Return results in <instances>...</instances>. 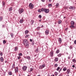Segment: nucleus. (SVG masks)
Returning a JSON list of instances; mask_svg holds the SVG:
<instances>
[{
    "mask_svg": "<svg viewBox=\"0 0 76 76\" xmlns=\"http://www.w3.org/2000/svg\"><path fill=\"white\" fill-rule=\"evenodd\" d=\"M35 51L37 53L39 51V49H38V48H36V49Z\"/></svg>",
    "mask_w": 76,
    "mask_h": 76,
    "instance_id": "nucleus-19",
    "label": "nucleus"
},
{
    "mask_svg": "<svg viewBox=\"0 0 76 76\" xmlns=\"http://www.w3.org/2000/svg\"><path fill=\"white\" fill-rule=\"evenodd\" d=\"M39 12H40V13H41V12L40 11V10H39Z\"/></svg>",
    "mask_w": 76,
    "mask_h": 76,
    "instance_id": "nucleus-57",
    "label": "nucleus"
},
{
    "mask_svg": "<svg viewBox=\"0 0 76 76\" xmlns=\"http://www.w3.org/2000/svg\"><path fill=\"white\" fill-rule=\"evenodd\" d=\"M62 56V54L60 53L58 55V57H61Z\"/></svg>",
    "mask_w": 76,
    "mask_h": 76,
    "instance_id": "nucleus-30",
    "label": "nucleus"
},
{
    "mask_svg": "<svg viewBox=\"0 0 76 76\" xmlns=\"http://www.w3.org/2000/svg\"><path fill=\"white\" fill-rule=\"evenodd\" d=\"M37 28H38V29H40V27H37Z\"/></svg>",
    "mask_w": 76,
    "mask_h": 76,
    "instance_id": "nucleus-55",
    "label": "nucleus"
},
{
    "mask_svg": "<svg viewBox=\"0 0 76 76\" xmlns=\"http://www.w3.org/2000/svg\"><path fill=\"white\" fill-rule=\"evenodd\" d=\"M58 66V64H56L54 65V67H57Z\"/></svg>",
    "mask_w": 76,
    "mask_h": 76,
    "instance_id": "nucleus-37",
    "label": "nucleus"
},
{
    "mask_svg": "<svg viewBox=\"0 0 76 76\" xmlns=\"http://www.w3.org/2000/svg\"><path fill=\"white\" fill-rule=\"evenodd\" d=\"M60 69V67H58L56 69V70L57 71H58Z\"/></svg>",
    "mask_w": 76,
    "mask_h": 76,
    "instance_id": "nucleus-35",
    "label": "nucleus"
},
{
    "mask_svg": "<svg viewBox=\"0 0 76 76\" xmlns=\"http://www.w3.org/2000/svg\"><path fill=\"white\" fill-rule=\"evenodd\" d=\"M58 41L59 43H61V42H62V40L61 38H59L58 39Z\"/></svg>",
    "mask_w": 76,
    "mask_h": 76,
    "instance_id": "nucleus-13",
    "label": "nucleus"
},
{
    "mask_svg": "<svg viewBox=\"0 0 76 76\" xmlns=\"http://www.w3.org/2000/svg\"><path fill=\"white\" fill-rule=\"evenodd\" d=\"M70 28H73L74 29H75V28H76L75 26H73V25H71V26H70Z\"/></svg>",
    "mask_w": 76,
    "mask_h": 76,
    "instance_id": "nucleus-12",
    "label": "nucleus"
},
{
    "mask_svg": "<svg viewBox=\"0 0 76 76\" xmlns=\"http://www.w3.org/2000/svg\"><path fill=\"white\" fill-rule=\"evenodd\" d=\"M51 0H49V2H51Z\"/></svg>",
    "mask_w": 76,
    "mask_h": 76,
    "instance_id": "nucleus-54",
    "label": "nucleus"
},
{
    "mask_svg": "<svg viewBox=\"0 0 76 76\" xmlns=\"http://www.w3.org/2000/svg\"><path fill=\"white\" fill-rule=\"evenodd\" d=\"M10 35L12 38H13V36H14V35L13 33H11Z\"/></svg>",
    "mask_w": 76,
    "mask_h": 76,
    "instance_id": "nucleus-26",
    "label": "nucleus"
},
{
    "mask_svg": "<svg viewBox=\"0 0 76 76\" xmlns=\"http://www.w3.org/2000/svg\"><path fill=\"white\" fill-rule=\"evenodd\" d=\"M74 42L75 44H76V40L74 41Z\"/></svg>",
    "mask_w": 76,
    "mask_h": 76,
    "instance_id": "nucleus-47",
    "label": "nucleus"
},
{
    "mask_svg": "<svg viewBox=\"0 0 76 76\" xmlns=\"http://www.w3.org/2000/svg\"><path fill=\"white\" fill-rule=\"evenodd\" d=\"M3 42L4 44H6V40H3Z\"/></svg>",
    "mask_w": 76,
    "mask_h": 76,
    "instance_id": "nucleus-34",
    "label": "nucleus"
},
{
    "mask_svg": "<svg viewBox=\"0 0 76 76\" xmlns=\"http://www.w3.org/2000/svg\"><path fill=\"white\" fill-rule=\"evenodd\" d=\"M54 54V53L53 52V51H51L50 52V56L51 57H53V55Z\"/></svg>",
    "mask_w": 76,
    "mask_h": 76,
    "instance_id": "nucleus-9",
    "label": "nucleus"
},
{
    "mask_svg": "<svg viewBox=\"0 0 76 76\" xmlns=\"http://www.w3.org/2000/svg\"><path fill=\"white\" fill-rule=\"evenodd\" d=\"M15 73H18V68L16 67L15 69Z\"/></svg>",
    "mask_w": 76,
    "mask_h": 76,
    "instance_id": "nucleus-11",
    "label": "nucleus"
},
{
    "mask_svg": "<svg viewBox=\"0 0 76 76\" xmlns=\"http://www.w3.org/2000/svg\"><path fill=\"white\" fill-rule=\"evenodd\" d=\"M48 6L49 7H51V6H52V4H48Z\"/></svg>",
    "mask_w": 76,
    "mask_h": 76,
    "instance_id": "nucleus-29",
    "label": "nucleus"
},
{
    "mask_svg": "<svg viewBox=\"0 0 76 76\" xmlns=\"http://www.w3.org/2000/svg\"><path fill=\"white\" fill-rule=\"evenodd\" d=\"M5 62H6V61H5Z\"/></svg>",
    "mask_w": 76,
    "mask_h": 76,
    "instance_id": "nucleus-64",
    "label": "nucleus"
},
{
    "mask_svg": "<svg viewBox=\"0 0 76 76\" xmlns=\"http://www.w3.org/2000/svg\"><path fill=\"white\" fill-rule=\"evenodd\" d=\"M2 27L3 28H4V27H5V26L4 25H3Z\"/></svg>",
    "mask_w": 76,
    "mask_h": 76,
    "instance_id": "nucleus-50",
    "label": "nucleus"
},
{
    "mask_svg": "<svg viewBox=\"0 0 76 76\" xmlns=\"http://www.w3.org/2000/svg\"><path fill=\"white\" fill-rule=\"evenodd\" d=\"M19 13L20 14L24 12V10L23 9H20L18 10Z\"/></svg>",
    "mask_w": 76,
    "mask_h": 76,
    "instance_id": "nucleus-3",
    "label": "nucleus"
},
{
    "mask_svg": "<svg viewBox=\"0 0 76 76\" xmlns=\"http://www.w3.org/2000/svg\"><path fill=\"white\" fill-rule=\"evenodd\" d=\"M17 57L18 60H19L20 59V58H21V57L20 56H18Z\"/></svg>",
    "mask_w": 76,
    "mask_h": 76,
    "instance_id": "nucleus-39",
    "label": "nucleus"
},
{
    "mask_svg": "<svg viewBox=\"0 0 76 76\" xmlns=\"http://www.w3.org/2000/svg\"><path fill=\"white\" fill-rule=\"evenodd\" d=\"M3 6H4L5 5V2L4 1L2 2Z\"/></svg>",
    "mask_w": 76,
    "mask_h": 76,
    "instance_id": "nucleus-32",
    "label": "nucleus"
},
{
    "mask_svg": "<svg viewBox=\"0 0 76 76\" xmlns=\"http://www.w3.org/2000/svg\"><path fill=\"white\" fill-rule=\"evenodd\" d=\"M24 45L26 46V48H28L29 47V43L27 39H25L23 41Z\"/></svg>",
    "mask_w": 76,
    "mask_h": 76,
    "instance_id": "nucleus-1",
    "label": "nucleus"
},
{
    "mask_svg": "<svg viewBox=\"0 0 76 76\" xmlns=\"http://www.w3.org/2000/svg\"><path fill=\"white\" fill-rule=\"evenodd\" d=\"M34 21L33 20H31V25H33V23H34Z\"/></svg>",
    "mask_w": 76,
    "mask_h": 76,
    "instance_id": "nucleus-21",
    "label": "nucleus"
},
{
    "mask_svg": "<svg viewBox=\"0 0 76 76\" xmlns=\"http://www.w3.org/2000/svg\"><path fill=\"white\" fill-rule=\"evenodd\" d=\"M9 10L10 12H11V11L12 10V7H10V8H9Z\"/></svg>",
    "mask_w": 76,
    "mask_h": 76,
    "instance_id": "nucleus-23",
    "label": "nucleus"
},
{
    "mask_svg": "<svg viewBox=\"0 0 76 76\" xmlns=\"http://www.w3.org/2000/svg\"><path fill=\"white\" fill-rule=\"evenodd\" d=\"M37 34H39V35H40V33H39V32H37Z\"/></svg>",
    "mask_w": 76,
    "mask_h": 76,
    "instance_id": "nucleus-51",
    "label": "nucleus"
},
{
    "mask_svg": "<svg viewBox=\"0 0 76 76\" xmlns=\"http://www.w3.org/2000/svg\"><path fill=\"white\" fill-rule=\"evenodd\" d=\"M61 70H62V68H61L60 69L59 71V72H61Z\"/></svg>",
    "mask_w": 76,
    "mask_h": 76,
    "instance_id": "nucleus-48",
    "label": "nucleus"
},
{
    "mask_svg": "<svg viewBox=\"0 0 76 76\" xmlns=\"http://www.w3.org/2000/svg\"><path fill=\"white\" fill-rule=\"evenodd\" d=\"M58 24H60L61 23V20H59L58 22Z\"/></svg>",
    "mask_w": 76,
    "mask_h": 76,
    "instance_id": "nucleus-27",
    "label": "nucleus"
},
{
    "mask_svg": "<svg viewBox=\"0 0 76 76\" xmlns=\"http://www.w3.org/2000/svg\"><path fill=\"white\" fill-rule=\"evenodd\" d=\"M29 35H26L25 36V38H28V37H29Z\"/></svg>",
    "mask_w": 76,
    "mask_h": 76,
    "instance_id": "nucleus-41",
    "label": "nucleus"
},
{
    "mask_svg": "<svg viewBox=\"0 0 76 76\" xmlns=\"http://www.w3.org/2000/svg\"><path fill=\"white\" fill-rule=\"evenodd\" d=\"M2 19H3V18L1 17H0V21L2 20Z\"/></svg>",
    "mask_w": 76,
    "mask_h": 76,
    "instance_id": "nucleus-43",
    "label": "nucleus"
},
{
    "mask_svg": "<svg viewBox=\"0 0 76 76\" xmlns=\"http://www.w3.org/2000/svg\"><path fill=\"white\" fill-rule=\"evenodd\" d=\"M54 75L55 76H57L58 75V72H56L54 73Z\"/></svg>",
    "mask_w": 76,
    "mask_h": 76,
    "instance_id": "nucleus-24",
    "label": "nucleus"
},
{
    "mask_svg": "<svg viewBox=\"0 0 76 76\" xmlns=\"http://www.w3.org/2000/svg\"><path fill=\"white\" fill-rule=\"evenodd\" d=\"M45 67V65L44 64H42V65H40L39 66V69H42L43 68H44V67Z\"/></svg>",
    "mask_w": 76,
    "mask_h": 76,
    "instance_id": "nucleus-4",
    "label": "nucleus"
},
{
    "mask_svg": "<svg viewBox=\"0 0 76 76\" xmlns=\"http://www.w3.org/2000/svg\"><path fill=\"white\" fill-rule=\"evenodd\" d=\"M8 74L9 75H12V72L10 71L9 72Z\"/></svg>",
    "mask_w": 76,
    "mask_h": 76,
    "instance_id": "nucleus-28",
    "label": "nucleus"
},
{
    "mask_svg": "<svg viewBox=\"0 0 76 76\" xmlns=\"http://www.w3.org/2000/svg\"><path fill=\"white\" fill-rule=\"evenodd\" d=\"M60 52V50L58 49L57 50L56 53H57V54H58V53H59Z\"/></svg>",
    "mask_w": 76,
    "mask_h": 76,
    "instance_id": "nucleus-25",
    "label": "nucleus"
},
{
    "mask_svg": "<svg viewBox=\"0 0 76 76\" xmlns=\"http://www.w3.org/2000/svg\"><path fill=\"white\" fill-rule=\"evenodd\" d=\"M34 4H32V3H30L29 4V7L30 9H32L34 8Z\"/></svg>",
    "mask_w": 76,
    "mask_h": 76,
    "instance_id": "nucleus-2",
    "label": "nucleus"
},
{
    "mask_svg": "<svg viewBox=\"0 0 76 76\" xmlns=\"http://www.w3.org/2000/svg\"><path fill=\"white\" fill-rule=\"evenodd\" d=\"M30 72H33L34 70V69H33V68H30Z\"/></svg>",
    "mask_w": 76,
    "mask_h": 76,
    "instance_id": "nucleus-33",
    "label": "nucleus"
},
{
    "mask_svg": "<svg viewBox=\"0 0 76 76\" xmlns=\"http://www.w3.org/2000/svg\"><path fill=\"white\" fill-rule=\"evenodd\" d=\"M41 11H42V12H44V9L42 8L41 9Z\"/></svg>",
    "mask_w": 76,
    "mask_h": 76,
    "instance_id": "nucleus-44",
    "label": "nucleus"
},
{
    "mask_svg": "<svg viewBox=\"0 0 76 76\" xmlns=\"http://www.w3.org/2000/svg\"><path fill=\"white\" fill-rule=\"evenodd\" d=\"M69 9L70 10H75V7L73 6H71L69 7Z\"/></svg>",
    "mask_w": 76,
    "mask_h": 76,
    "instance_id": "nucleus-7",
    "label": "nucleus"
},
{
    "mask_svg": "<svg viewBox=\"0 0 76 76\" xmlns=\"http://www.w3.org/2000/svg\"><path fill=\"white\" fill-rule=\"evenodd\" d=\"M0 59L1 62H3V61H4V59H3V57H1Z\"/></svg>",
    "mask_w": 76,
    "mask_h": 76,
    "instance_id": "nucleus-16",
    "label": "nucleus"
},
{
    "mask_svg": "<svg viewBox=\"0 0 76 76\" xmlns=\"http://www.w3.org/2000/svg\"><path fill=\"white\" fill-rule=\"evenodd\" d=\"M15 51H18V48L17 47H16L15 48Z\"/></svg>",
    "mask_w": 76,
    "mask_h": 76,
    "instance_id": "nucleus-31",
    "label": "nucleus"
},
{
    "mask_svg": "<svg viewBox=\"0 0 76 76\" xmlns=\"http://www.w3.org/2000/svg\"><path fill=\"white\" fill-rule=\"evenodd\" d=\"M68 59H70V57H68Z\"/></svg>",
    "mask_w": 76,
    "mask_h": 76,
    "instance_id": "nucleus-56",
    "label": "nucleus"
},
{
    "mask_svg": "<svg viewBox=\"0 0 76 76\" xmlns=\"http://www.w3.org/2000/svg\"><path fill=\"white\" fill-rule=\"evenodd\" d=\"M70 73V69H67V70L66 73L67 74H69Z\"/></svg>",
    "mask_w": 76,
    "mask_h": 76,
    "instance_id": "nucleus-17",
    "label": "nucleus"
},
{
    "mask_svg": "<svg viewBox=\"0 0 76 76\" xmlns=\"http://www.w3.org/2000/svg\"><path fill=\"white\" fill-rule=\"evenodd\" d=\"M38 18H40V19L41 18H42V16H41V15H39V16H38Z\"/></svg>",
    "mask_w": 76,
    "mask_h": 76,
    "instance_id": "nucleus-45",
    "label": "nucleus"
},
{
    "mask_svg": "<svg viewBox=\"0 0 76 76\" xmlns=\"http://www.w3.org/2000/svg\"><path fill=\"white\" fill-rule=\"evenodd\" d=\"M27 69V66H24L22 67L23 70V71H25L26 70V69Z\"/></svg>",
    "mask_w": 76,
    "mask_h": 76,
    "instance_id": "nucleus-6",
    "label": "nucleus"
},
{
    "mask_svg": "<svg viewBox=\"0 0 76 76\" xmlns=\"http://www.w3.org/2000/svg\"><path fill=\"white\" fill-rule=\"evenodd\" d=\"M52 76H54V74H53V75H52Z\"/></svg>",
    "mask_w": 76,
    "mask_h": 76,
    "instance_id": "nucleus-60",
    "label": "nucleus"
},
{
    "mask_svg": "<svg viewBox=\"0 0 76 76\" xmlns=\"http://www.w3.org/2000/svg\"><path fill=\"white\" fill-rule=\"evenodd\" d=\"M15 65L14 64H13L12 65V69H15Z\"/></svg>",
    "mask_w": 76,
    "mask_h": 76,
    "instance_id": "nucleus-38",
    "label": "nucleus"
},
{
    "mask_svg": "<svg viewBox=\"0 0 76 76\" xmlns=\"http://www.w3.org/2000/svg\"><path fill=\"white\" fill-rule=\"evenodd\" d=\"M0 55L1 56H3V53L1 52L0 53Z\"/></svg>",
    "mask_w": 76,
    "mask_h": 76,
    "instance_id": "nucleus-42",
    "label": "nucleus"
},
{
    "mask_svg": "<svg viewBox=\"0 0 76 76\" xmlns=\"http://www.w3.org/2000/svg\"><path fill=\"white\" fill-rule=\"evenodd\" d=\"M23 22V18L22 19H21L20 20V23H22Z\"/></svg>",
    "mask_w": 76,
    "mask_h": 76,
    "instance_id": "nucleus-14",
    "label": "nucleus"
},
{
    "mask_svg": "<svg viewBox=\"0 0 76 76\" xmlns=\"http://www.w3.org/2000/svg\"><path fill=\"white\" fill-rule=\"evenodd\" d=\"M44 11L46 13H49V10L48 9L45 8Z\"/></svg>",
    "mask_w": 76,
    "mask_h": 76,
    "instance_id": "nucleus-5",
    "label": "nucleus"
},
{
    "mask_svg": "<svg viewBox=\"0 0 76 76\" xmlns=\"http://www.w3.org/2000/svg\"><path fill=\"white\" fill-rule=\"evenodd\" d=\"M71 23V25H75V22L73 21H72Z\"/></svg>",
    "mask_w": 76,
    "mask_h": 76,
    "instance_id": "nucleus-10",
    "label": "nucleus"
},
{
    "mask_svg": "<svg viewBox=\"0 0 76 76\" xmlns=\"http://www.w3.org/2000/svg\"><path fill=\"white\" fill-rule=\"evenodd\" d=\"M66 76H69V75H66Z\"/></svg>",
    "mask_w": 76,
    "mask_h": 76,
    "instance_id": "nucleus-62",
    "label": "nucleus"
},
{
    "mask_svg": "<svg viewBox=\"0 0 76 76\" xmlns=\"http://www.w3.org/2000/svg\"><path fill=\"white\" fill-rule=\"evenodd\" d=\"M45 34L46 35H48V34H49V31H48V30H46L45 31Z\"/></svg>",
    "mask_w": 76,
    "mask_h": 76,
    "instance_id": "nucleus-15",
    "label": "nucleus"
},
{
    "mask_svg": "<svg viewBox=\"0 0 76 76\" xmlns=\"http://www.w3.org/2000/svg\"><path fill=\"white\" fill-rule=\"evenodd\" d=\"M43 27H44V26H42L41 27L42 28H43Z\"/></svg>",
    "mask_w": 76,
    "mask_h": 76,
    "instance_id": "nucleus-58",
    "label": "nucleus"
},
{
    "mask_svg": "<svg viewBox=\"0 0 76 76\" xmlns=\"http://www.w3.org/2000/svg\"><path fill=\"white\" fill-rule=\"evenodd\" d=\"M65 18H66V17H64V19H65Z\"/></svg>",
    "mask_w": 76,
    "mask_h": 76,
    "instance_id": "nucleus-59",
    "label": "nucleus"
},
{
    "mask_svg": "<svg viewBox=\"0 0 76 76\" xmlns=\"http://www.w3.org/2000/svg\"><path fill=\"white\" fill-rule=\"evenodd\" d=\"M28 33H29V31H28V30H26V31H25V34H28Z\"/></svg>",
    "mask_w": 76,
    "mask_h": 76,
    "instance_id": "nucleus-20",
    "label": "nucleus"
},
{
    "mask_svg": "<svg viewBox=\"0 0 76 76\" xmlns=\"http://www.w3.org/2000/svg\"><path fill=\"white\" fill-rule=\"evenodd\" d=\"M58 6H59V4L58 3H57L56 5V7L58 8Z\"/></svg>",
    "mask_w": 76,
    "mask_h": 76,
    "instance_id": "nucleus-22",
    "label": "nucleus"
},
{
    "mask_svg": "<svg viewBox=\"0 0 76 76\" xmlns=\"http://www.w3.org/2000/svg\"><path fill=\"white\" fill-rule=\"evenodd\" d=\"M25 58L28 59V60H31V57L30 56H27L25 57Z\"/></svg>",
    "mask_w": 76,
    "mask_h": 76,
    "instance_id": "nucleus-8",
    "label": "nucleus"
},
{
    "mask_svg": "<svg viewBox=\"0 0 76 76\" xmlns=\"http://www.w3.org/2000/svg\"><path fill=\"white\" fill-rule=\"evenodd\" d=\"M72 67H75V65H74L72 66Z\"/></svg>",
    "mask_w": 76,
    "mask_h": 76,
    "instance_id": "nucleus-52",
    "label": "nucleus"
},
{
    "mask_svg": "<svg viewBox=\"0 0 76 76\" xmlns=\"http://www.w3.org/2000/svg\"><path fill=\"white\" fill-rule=\"evenodd\" d=\"M58 61V58H56L54 59L55 61L56 62Z\"/></svg>",
    "mask_w": 76,
    "mask_h": 76,
    "instance_id": "nucleus-18",
    "label": "nucleus"
},
{
    "mask_svg": "<svg viewBox=\"0 0 76 76\" xmlns=\"http://www.w3.org/2000/svg\"><path fill=\"white\" fill-rule=\"evenodd\" d=\"M19 55L20 56H22V53H19Z\"/></svg>",
    "mask_w": 76,
    "mask_h": 76,
    "instance_id": "nucleus-46",
    "label": "nucleus"
},
{
    "mask_svg": "<svg viewBox=\"0 0 76 76\" xmlns=\"http://www.w3.org/2000/svg\"><path fill=\"white\" fill-rule=\"evenodd\" d=\"M41 20H39V22H41Z\"/></svg>",
    "mask_w": 76,
    "mask_h": 76,
    "instance_id": "nucleus-61",
    "label": "nucleus"
},
{
    "mask_svg": "<svg viewBox=\"0 0 76 76\" xmlns=\"http://www.w3.org/2000/svg\"><path fill=\"white\" fill-rule=\"evenodd\" d=\"M30 42H32V39H30Z\"/></svg>",
    "mask_w": 76,
    "mask_h": 76,
    "instance_id": "nucleus-53",
    "label": "nucleus"
},
{
    "mask_svg": "<svg viewBox=\"0 0 76 76\" xmlns=\"http://www.w3.org/2000/svg\"><path fill=\"white\" fill-rule=\"evenodd\" d=\"M19 76H20V74H19Z\"/></svg>",
    "mask_w": 76,
    "mask_h": 76,
    "instance_id": "nucleus-63",
    "label": "nucleus"
},
{
    "mask_svg": "<svg viewBox=\"0 0 76 76\" xmlns=\"http://www.w3.org/2000/svg\"><path fill=\"white\" fill-rule=\"evenodd\" d=\"M72 61L74 63H76V60L75 59H73L72 60Z\"/></svg>",
    "mask_w": 76,
    "mask_h": 76,
    "instance_id": "nucleus-40",
    "label": "nucleus"
},
{
    "mask_svg": "<svg viewBox=\"0 0 76 76\" xmlns=\"http://www.w3.org/2000/svg\"><path fill=\"white\" fill-rule=\"evenodd\" d=\"M42 1V2H44L45 1V0H41Z\"/></svg>",
    "mask_w": 76,
    "mask_h": 76,
    "instance_id": "nucleus-49",
    "label": "nucleus"
},
{
    "mask_svg": "<svg viewBox=\"0 0 76 76\" xmlns=\"http://www.w3.org/2000/svg\"><path fill=\"white\" fill-rule=\"evenodd\" d=\"M66 70H67V68H66V67L64 68L63 69V71H66Z\"/></svg>",
    "mask_w": 76,
    "mask_h": 76,
    "instance_id": "nucleus-36",
    "label": "nucleus"
}]
</instances>
